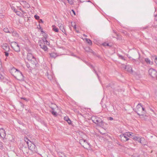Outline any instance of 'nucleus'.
I'll use <instances>...</instances> for the list:
<instances>
[{"label":"nucleus","mask_w":157,"mask_h":157,"mask_svg":"<svg viewBox=\"0 0 157 157\" xmlns=\"http://www.w3.org/2000/svg\"><path fill=\"white\" fill-rule=\"evenodd\" d=\"M25 5H26V7L27 8H29L30 7V5L28 3L26 2V1L25 2Z\"/></svg>","instance_id":"obj_29"},{"label":"nucleus","mask_w":157,"mask_h":157,"mask_svg":"<svg viewBox=\"0 0 157 157\" xmlns=\"http://www.w3.org/2000/svg\"><path fill=\"white\" fill-rule=\"evenodd\" d=\"M3 79V76L2 75L0 74V79L2 80Z\"/></svg>","instance_id":"obj_45"},{"label":"nucleus","mask_w":157,"mask_h":157,"mask_svg":"<svg viewBox=\"0 0 157 157\" xmlns=\"http://www.w3.org/2000/svg\"><path fill=\"white\" fill-rule=\"evenodd\" d=\"M52 27L53 31L56 32H58L59 31L58 29L57 28L55 25H53Z\"/></svg>","instance_id":"obj_23"},{"label":"nucleus","mask_w":157,"mask_h":157,"mask_svg":"<svg viewBox=\"0 0 157 157\" xmlns=\"http://www.w3.org/2000/svg\"><path fill=\"white\" fill-rule=\"evenodd\" d=\"M68 2L71 5H73L74 3V0H67Z\"/></svg>","instance_id":"obj_28"},{"label":"nucleus","mask_w":157,"mask_h":157,"mask_svg":"<svg viewBox=\"0 0 157 157\" xmlns=\"http://www.w3.org/2000/svg\"><path fill=\"white\" fill-rule=\"evenodd\" d=\"M21 99H24V100H25L26 101H27L28 100L27 99L25 98L22 97L21 98Z\"/></svg>","instance_id":"obj_43"},{"label":"nucleus","mask_w":157,"mask_h":157,"mask_svg":"<svg viewBox=\"0 0 157 157\" xmlns=\"http://www.w3.org/2000/svg\"><path fill=\"white\" fill-rule=\"evenodd\" d=\"M20 103L21 104V106L23 108H24V105L21 102H20Z\"/></svg>","instance_id":"obj_44"},{"label":"nucleus","mask_w":157,"mask_h":157,"mask_svg":"<svg viewBox=\"0 0 157 157\" xmlns=\"http://www.w3.org/2000/svg\"><path fill=\"white\" fill-rule=\"evenodd\" d=\"M151 110L152 111H153V110L151 109Z\"/></svg>","instance_id":"obj_64"},{"label":"nucleus","mask_w":157,"mask_h":157,"mask_svg":"<svg viewBox=\"0 0 157 157\" xmlns=\"http://www.w3.org/2000/svg\"><path fill=\"white\" fill-rule=\"evenodd\" d=\"M39 23H43V21L42 20V19H39Z\"/></svg>","instance_id":"obj_46"},{"label":"nucleus","mask_w":157,"mask_h":157,"mask_svg":"<svg viewBox=\"0 0 157 157\" xmlns=\"http://www.w3.org/2000/svg\"><path fill=\"white\" fill-rule=\"evenodd\" d=\"M89 66L90 67L92 68H93V69H94V66L92 65L89 64Z\"/></svg>","instance_id":"obj_47"},{"label":"nucleus","mask_w":157,"mask_h":157,"mask_svg":"<svg viewBox=\"0 0 157 157\" xmlns=\"http://www.w3.org/2000/svg\"><path fill=\"white\" fill-rule=\"evenodd\" d=\"M103 45L104 46H109V44L106 43H104L103 44Z\"/></svg>","instance_id":"obj_37"},{"label":"nucleus","mask_w":157,"mask_h":157,"mask_svg":"<svg viewBox=\"0 0 157 157\" xmlns=\"http://www.w3.org/2000/svg\"><path fill=\"white\" fill-rule=\"evenodd\" d=\"M49 107L52 109V111H51V113L52 115H53L54 116H56L57 115V113L56 112L54 111V108H53L52 106H49Z\"/></svg>","instance_id":"obj_17"},{"label":"nucleus","mask_w":157,"mask_h":157,"mask_svg":"<svg viewBox=\"0 0 157 157\" xmlns=\"http://www.w3.org/2000/svg\"><path fill=\"white\" fill-rule=\"evenodd\" d=\"M107 119L108 120L112 121L113 120V118L112 117H109L107 118Z\"/></svg>","instance_id":"obj_42"},{"label":"nucleus","mask_w":157,"mask_h":157,"mask_svg":"<svg viewBox=\"0 0 157 157\" xmlns=\"http://www.w3.org/2000/svg\"><path fill=\"white\" fill-rule=\"evenodd\" d=\"M3 31H4V32H5V33H14V34H15V33H16V31H10L9 30V29H8L7 28H5L4 29H3Z\"/></svg>","instance_id":"obj_15"},{"label":"nucleus","mask_w":157,"mask_h":157,"mask_svg":"<svg viewBox=\"0 0 157 157\" xmlns=\"http://www.w3.org/2000/svg\"><path fill=\"white\" fill-rule=\"evenodd\" d=\"M16 13V11H17L16 10L14 9L13 10Z\"/></svg>","instance_id":"obj_59"},{"label":"nucleus","mask_w":157,"mask_h":157,"mask_svg":"<svg viewBox=\"0 0 157 157\" xmlns=\"http://www.w3.org/2000/svg\"><path fill=\"white\" fill-rule=\"evenodd\" d=\"M50 56L52 58H56V54L55 53H52L50 54Z\"/></svg>","instance_id":"obj_26"},{"label":"nucleus","mask_w":157,"mask_h":157,"mask_svg":"<svg viewBox=\"0 0 157 157\" xmlns=\"http://www.w3.org/2000/svg\"><path fill=\"white\" fill-rule=\"evenodd\" d=\"M126 136L128 137V136L129 137L130 136H131V134L130 133V132L127 133V134H126Z\"/></svg>","instance_id":"obj_39"},{"label":"nucleus","mask_w":157,"mask_h":157,"mask_svg":"<svg viewBox=\"0 0 157 157\" xmlns=\"http://www.w3.org/2000/svg\"><path fill=\"white\" fill-rule=\"evenodd\" d=\"M95 56H97V57L98 58H100V56L99 55H96H96H95Z\"/></svg>","instance_id":"obj_54"},{"label":"nucleus","mask_w":157,"mask_h":157,"mask_svg":"<svg viewBox=\"0 0 157 157\" xmlns=\"http://www.w3.org/2000/svg\"><path fill=\"white\" fill-rule=\"evenodd\" d=\"M135 111L140 116H144L145 113V109L142 107L141 103L138 104L136 108Z\"/></svg>","instance_id":"obj_2"},{"label":"nucleus","mask_w":157,"mask_h":157,"mask_svg":"<svg viewBox=\"0 0 157 157\" xmlns=\"http://www.w3.org/2000/svg\"><path fill=\"white\" fill-rule=\"evenodd\" d=\"M120 136L122 141H126L130 140V139L126 136V133L121 134Z\"/></svg>","instance_id":"obj_6"},{"label":"nucleus","mask_w":157,"mask_h":157,"mask_svg":"<svg viewBox=\"0 0 157 157\" xmlns=\"http://www.w3.org/2000/svg\"><path fill=\"white\" fill-rule=\"evenodd\" d=\"M27 59L29 61H31L33 59H35L34 56L33 55L32 53H30L29 54H27Z\"/></svg>","instance_id":"obj_11"},{"label":"nucleus","mask_w":157,"mask_h":157,"mask_svg":"<svg viewBox=\"0 0 157 157\" xmlns=\"http://www.w3.org/2000/svg\"><path fill=\"white\" fill-rule=\"evenodd\" d=\"M2 47L3 49L6 51H9V47L6 44H3Z\"/></svg>","instance_id":"obj_12"},{"label":"nucleus","mask_w":157,"mask_h":157,"mask_svg":"<svg viewBox=\"0 0 157 157\" xmlns=\"http://www.w3.org/2000/svg\"><path fill=\"white\" fill-rule=\"evenodd\" d=\"M94 70V72L95 73V74L96 75H97L98 78V79H99V76L98 75V73H97V71L95 70V69L94 68V69H93Z\"/></svg>","instance_id":"obj_33"},{"label":"nucleus","mask_w":157,"mask_h":157,"mask_svg":"<svg viewBox=\"0 0 157 157\" xmlns=\"http://www.w3.org/2000/svg\"><path fill=\"white\" fill-rule=\"evenodd\" d=\"M34 18L36 20H39L40 17L36 15H35L34 16Z\"/></svg>","instance_id":"obj_32"},{"label":"nucleus","mask_w":157,"mask_h":157,"mask_svg":"<svg viewBox=\"0 0 157 157\" xmlns=\"http://www.w3.org/2000/svg\"><path fill=\"white\" fill-rule=\"evenodd\" d=\"M0 136L2 138H5L6 136L5 130L3 128H0Z\"/></svg>","instance_id":"obj_8"},{"label":"nucleus","mask_w":157,"mask_h":157,"mask_svg":"<svg viewBox=\"0 0 157 157\" xmlns=\"http://www.w3.org/2000/svg\"><path fill=\"white\" fill-rule=\"evenodd\" d=\"M45 44L48 45H49V44H50V43H49V42H48L47 40H46V38H45Z\"/></svg>","instance_id":"obj_38"},{"label":"nucleus","mask_w":157,"mask_h":157,"mask_svg":"<svg viewBox=\"0 0 157 157\" xmlns=\"http://www.w3.org/2000/svg\"><path fill=\"white\" fill-rule=\"evenodd\" d=\"M57 154L59 157H66L65 154L62 151H59L57 152Z\"/></svg>","instance_id":"obj_16"},{"label":"nucleus","mask_w":157,"mask_h":157,"mask_svg":"<svg viewBox=\"0 0 157 157\" xmlns=\"http://www.w3.org/2000/svg\"><path fill=\"white\" fill-rule=\"evenodd\" d=\"M149 75L153 78L157 80V71L154 69L150 68L148 70Z\"/></svg>","instance_id":"obj_4"},{"label":"nucleus","mask_w":157,"mask_h":157,"mask_svg":"<svg viewBox=\"0 0 157 157\" xmlns=\"http://www.w3.org/2000/svg\"><path fill=\"white\" fill-rule=\"evenodd\" d=\"M26 143L28 144V148L29 150L33 152H36L37 149L36 146L34 144L31 143L30 142L29 144L28 142H27Z\"/></svg>","instance_id":"obj_5"},{"label":"nucleus","mask_w":157,"mask_h":157,"mask_svg":"<svg viewBox=\"0 0 157 157\" xmlns=\"http://www.w3.org/2000/svg\"><path fill=\"white\" fill-rule=\"evenodd\" d=\"M27 148L25 147H22V151L23 152V150H24L25 149H26Z\"/></svg>","instance_id":"obj_48"},{"label":"nucleus","mask_w":157,"mask_h":157,"mask_svg":"<svg viewBox=\"0 0 157 157\" xmlns=\"http://www.w3.org/2000/svg\"><path fill=\"white\" fill-rule=\"evenodd\" d=\"M152 57L153 58H155V62L157 64V58L155 56H153Z\"/></svg>","instance_id":"obj_35"},{"label":"nucleus","mask_w":157,"mask_h":157,"mask_svg":"<svg viewBox=\"0 0 157 157\" xmlns=\"http://www.w3.org/2000/svg\"><path fill=\"white\" fill-rule=\"evenodd\" d=\"M84 49L86 52H90L93 54L94 55H96V53L94 52L89 47H86L84 48Z\"/></svg>","instance_id":"obj_7"},{"label":"nucleus","mask_w":157,"mask_h":157,"mask_svg":"<svg viewBox=\"0 0 157 157\" xmlns=\"http://www.w3.org/2000/svg\"><path fill=\"white\" fill-rule=\"evenodd\" d=\"M39 46L40 47L43 49L44 51H47L48 48L45 45H42L41 44H40Z\"/></svg>","instance_id":"obj_18"},{"label":"nucleus","mask_w":157,"mask_h":157,"mask_svg":"<svg viewBox=\"0 0 157 157\" xmlns=\"http://www.w3.org/2000/svg\"><path fill=\"white\" fill-rule=\"evenodd\" d=\"M91 120L97 126L102 127L104 126V122L101 119L96 116H93L91 118Z\"/></svg>","instance_id":"obj_1"},{"label":"nucleus","mask_w":157,"mask_h":157,"mask_svg":"<svg viewBox=\"0 0 157 157\" xmlns=\"http://www.w3.org/2000/svg\"><path fill=\"white\" fill-rule=\"evenodd\" d=\"M148 27V26H146L143 27V28L144 29H146Z\"/></svg>","instance_id":"obj_49"},{"label":"nucleus","mask_w":157,"mask_h":157,"mask_svg":"<svg viewBox=\"0 0 157 157\" xmlns=\"http://www.w3.org/2000/svg\"><path fill=\"white\" fill-rule=\"evenodd\" d=\"M17 122L18 124H19L20 125H21L22 126H24V124L21 121L19 120H17Z\"/></svg>","instance_id":"obj_31"},{"label":"nucleus","mask_w":157,"mask_h":157,"mask_svg":"<svg viewBox=\"0 0 157 157\" xmlns=\"http://www.w3.org/2000/svg\"><path fill=\"white\" fill-rule=\"evenodd\" d=\"M8 51H6L4 52V53H5V56L6 57H7L9 56V53L7 52Z\"/></svg>","instance_id":"obj_34"},{"label":"nucleus","mask_w":157,"mask_h":157,"mask_svg":"<svg viewBox=\"0 0 157 157\" xmlns=\"http://www.w3.org/2000/svg\"><path fill=\"white\" fill-rule=\"evenodd\" d=\"M72 11L73 12V14L75 15V11L74 10H72Z\"/></svg>","instance_id":"obj_50"},{"label":"nucleus","mask_w":157,"mask_h":157,"mask_svg":"<svg viewBox=\"0 0 157 157\" xmlns=\"http://www.w3.org/2000/svg\"><path fill=\"white\" fill-rule=\"evenodd\" d=\"M51 105H54L55 106H56V105L55 104H53V103H52Z\"/></svg>","instance_id":"obj_57"},{"label":"nucleus","mask_w":157,"mask_h":157,"mask_svg":"<svg viewBox=\"0 0 157 157\" xmlns=\"http://www.w3.org/2000/svg\"><path fill=\"white\" fill-rule=\"evenodd\" d=\"M85 40L90 45H91L92 44V42L90 39L87 38H86Z\"/></svg>","instance_id":"obj_22"},{"label":"nucleus","mask_w":157,"mask_h":157,"mask_svg":"<svg viewBox=\"0 0 157 157\" xmlns=\"http://www.w3.org/2000/svg\"><path fill=\"white\" fill-rule=\"evenodd\" d=\"M16 13L17 15L18 16H20L21 14V13L20 11H16Z\"/></svg>","instance_id":"obj_36"},{"label":"nucleus","mask_w":157,"mask_h":157,"mask_svg":"<svg viewBox=\"0 0 157 157\" xmlns=\"http://www.w3.org/2000/svg\"><path fill=\"white\" fill-rule=\"evenodd\" d=\"M76 32L77 33H79V31H77V30H76Z\"/></svg>","instance_id":"obj_61"},{"label":"nucleus","mask_w":157,"mask_h":157,"mask_svg":"<svg viewBox=\"0 0 157 157\" xmlns=\"http://www.w3.org/2000/svg\"><path fill=\"white\" fill-rule=\"evenodd\" d=\"M144 142H145V140L144 141H139V142L142 145H145L146 144H145Z\"/></svg>","instance_id":"obj_41"},{"label":"nucleus","mask_w":157,"mask_h":157,"mask_svg":"<svg viewBox=\"0 0 157 157\" xmlns=\"http://www.w3.org/2000/svg\"><path fill=\"white\" fill-rule=\"evenodd\" d=\"M152 26L154 28H156L157 27V25H152Z\"/></svg>","instance_id":"obj_55"},{"label":"nucleus","mask_w":157,"mask_h":157,"mask_svg":"<svg viewBox=\"0 0 157 157\" xmlns=\"http://www.w3.org/2000/svg\"><path fill=\"white\" fill-rule=\"evenodd\" d=\"M131 138L133 139L134 140H135L138 141L139 142V141H144L145 139L143 138H140L139 137H138L137 136H132V137Z\"/></svg>","instance_id":"obj_9"},{"label":"nucleus","mask_w":157,"mask_h":157,"mask_svg":"<svg viewBox=\"0 0 157 157\" xmlns=\"http://www.w3.org/2000/svg\"><path fill=\"white\" fill-rule=\"evenodd\" d=\"M2 143L0 141V149L3 148Z\"/></svg>","instance_id":"obj_40"},{"label":"nucleus","mask_w":157,"mask_h":157,"mask_svg":"<svg viewBox=\"0 0 157 157\" xmlns=\"http://www.w3.org/2000/svg\"><path fill=\"white\" fill-rule=\"evenodd\" d=\"M26 50L28 52L27 54H29L30 53H32V50L28 48L26 49Z\"/></svg>","instance_id":"obj_27"},{"label":"nucleus","mask_w":157,"mask_h":157,"mask_svg":"<svg viewBox=\"0 0 157 157\" xmlns=\"http://www.w3.org/2000/svg\"><path fill=\"white\" fill-rule=\"evenodd\" d=\"M64 120L65 121H67L69 124H71V121L68 117H64Z\"/></svg>","instance_id":"obj_20"},{"label":"nucleus","mask_w":157,"mask_h":157,"mask_svg":"<svg viewBox=\"0 0 157 157\" xmlns=\"http://www.w3.org/2000/svg\"><path fill=\"white\" fill-rule=\"evenodd\" d=\"M27 67L29 68L30 67L29 65L27 64Z\"/></svg>","instance_id":"obj_58"},{"label":"nucleus","mask_w":157,"mask_h":157,"mask_svg":"<svg viewBox=\"0 0 157 157\" xmlns=\"http://www.w3.org/2000/svg\"><path fill=\"white\" fill-rule=\"evenodd\" d=\"M117 55L118 56V57H119V59H121L123 60H125V59L124 57V56H122V55H121L119 54H117Z\"/></svg>","instance_id":"obj_24"},{"label":"nucleus","mask_w":157,"mask_h":157,"mask_svg":"<svg viewBox=\"0 0 157 157\" xmlns=\"http://www.w3.org/2000/svg\"><path fill=\"white\" fill-rule=\"evenodd\" d=\"M46 38H44L43 39H42L44 43L45 42V39Z\"/></svg>","instance_id":"obj_52"},{"label":"nucleus","mask_w":157,"mask_h":157,"mask_svg":"<svg viewBox=\"0 0 157 157\" xmlns=\"http://www.w3.org/2000/svg\"><path fill=\"white\" fill-rule=\"evenodd\" d=\"M13 76L17 79L20 81H23L24 80L23 74L19 70L13 75Z\"/></svg>","instance_id":"obj_3"},{"label":"nucleus","mask_w":157,"mask_h":157,"mask_svg":"<svg viewBox=\"0 0 157 157\" xmlns=\"http://www.w3.org/2000/svg\"><path fill=\"white\" fill-rule=\"evenodd\" d=\"M110 86V84H109L108 86H107V87H109Z\"/></svg>","instance_id":"obj_60"},{"label":"nucleus","mask_w":157,"mask_h":157,"mask_svg":"<svg viewBox=\"0 0 157 157\" xmlns=\"http://www.w3.org/2000/svg\"><path fill=\"white\" fill-rule=\"evenodd\" d=\"M18 69H16L13 67L11 69L10 72L13 76V75L14 74V73H16V72L18 71Z\"/></svg>","instance_id":"obj_13"},{"label":"nucleus","mask_w":157,"mask_h":157,"mask_svg":"<svg viewBox=\"0 0 157 157\" xmlns=\"http://www.w3.org/2000/svg\"><path fill=\"white\" fill-rule=\"evenodd\" d=\"M73 27H74V29H76V25H74V26Z\"/></svg>","instance_id":"obj_56"},{"label":"nucleus","mask_w":157,"mask_h":157,"mask_svg":"<svg viewBox=\"0 0 157 157\" xmlns=\"http://www.w3.org/2000/svg\"><path fill=\"white\" fill-rule=\"evenodd\" d=\"M15 46L13 47V48L16 52H18L20 51V48L18 44L16 42L15 43Z\"/></svg>","instance_id":"obj_10"},{"label":"nucleus","mask_w":157,"mask_h":157,"mask_svg":"<svg viewBox=\"0 0 157 157\" xmlns=\"http://www.w3.org/2000/svg\"><path fill=\"white\" fill-rule=\"evenodd\" d=\"M138 110H140V113H142V111H141V110H140V109H138Z\"/></svg>","instance_id":"obj_62"},{"label":"nucleus","mask_w":157,"mask_h":157,"mask_svg":"<svg viewBox=\"0 0 157 157\" xmlns=\"http://www.w3.org/2000/svg\"><path fill=\"white\" fill-rule=\"evenodd\" d=\"M145 61L146 62L147 64H152L153 62L151 61L148 58H146L145 59Z\"/></svg>","instance_id":"obj_19"},{"label":"nucleus","mask_w":157,"mask_h":157,"mask_svg":"<svg viewBox=\"0 0 157 157\" xmlns=\"http://www.w3.org/2000/svg\"><path fill=\"white\" fill-rule=\"evenodd\" d=\"M1 59H0V64H1Z\"/></svg>","instance_id":"obj_63"},{"label":"nucleus","mask_w":157,"mask_h":157,"mask_svg":"<svg viewBox=\"0 0 157 157\" xmlns=\"http://www.w3.org/2000/svg\"><path fill=\"white\" fill-rule=\"evenodd\" d=\"M59 26L60 29L62 31L63 33L66 35H67V34L65 31L64 26L62 24H60Z\"/></svg>","instance_id":"obj_14"},{"label":"nucleus","mask_w":157,"mask_h":157,"mask_svg":"<svg viewBox=\"0 0 157 157\" xmlns=\"http://www.w3.org/2000/svg\"><path fill=\"white\" fill-rule=\"evenodd\" d=\"M82 142H83V144L84 143L89 145V144L87 142L86 140H80V144H82Z\"/></svg>","instance_id":"obj_25"},{"label":"nucleus","mask_w":157,"mask_h":157,"mask_svg":"<svg viewBox=\"0 0 157 157\" xmlns=\"http://www.w3.org/2000/svg\"><path fill=\"white\" fill-rule=\"evenodd\" d=\"M40 29L41 30L40 31L42 33H43V32L44 33V32L43 31V29L42 28H41V27H40Z\"/></svg>","instance_id":"obj_51"},{"label":"nucleus","mask_w":157,"mask_h":157,"mask_svg":"<svg viewBox=\"0 0 157 157\" xmlns=\"http://www.w3.org/2000/svg\"><path fill=\"white\" fill-rule=\"evenodd\" d=\"M47 76L48 77V78L49 80H51L52 79V76L49 75L48 73H47Z\"/></svg>","instance_id":"obj_30"},{"label":"nucleus","mask_w":157,"mask_h":157,"mask_svg":"<svg viewBox=\"0 0 157 157\" xmlns=\"http://www.w3.org/2000/svg\"><path fill=\"white\" fill-rule=\"evenodd\" d=\"M132 60L133 61V62L134 63H135V62H136L137 61L135 59H133Z\"/></svg>","instance_id":"obj_53"},{"label":"nucleus","mask_w":157,"mask_h":157,"mask_svg":"<svg viewBox=\"0 0 157 157\" xmlns=\"http://www.w3.org/2000/svg\"><path fill=\"white\" fill-rule=\"evenodd\" d=\"M124 67L125 70H127L128 71H130L132 70V68L131 67H129V66H124Z\"/></svg>","instance_id":"obj_21"}]
</instances>
